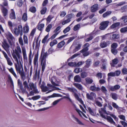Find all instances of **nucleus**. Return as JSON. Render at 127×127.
Listing matches in <instances>:
<instances>
[{
	"instance_id": "obj_30",
	"label": "nucleus",
	"mask_w": 127,
	"mask_h": 127,
	"mask_svg": "<svg viewBox=\"0 0 127 127\" xmlns=\"http://www.w3.org/2000/svg\"><path fill=\"white\" fill-rule=\"evenodd\" d=\"M87 50L82 49L80 51V52L82 53L83 56L86 57L89 54V52Z\"/></svg>"
},
{
	"instance_id": "obj_36",
	"label": "nucleus",
	"mask_w": 127,
	"mask_h": 127,
	"mask_svg": "<svg viewBox=\"0 0 127 127\" xmlns=\"http://www.w3.org/2000/svg\"><path fill=\"white\" fill-rule=\"evenodd\" d=\"M40 88L42 91L43 92H46L48 90V88L46 86H44L43 85H42L41 86Z\"/></svg>"
},
{
	"instance_id": "obj_42",
	"label": "nucleus",
	"mask_w": 127,
	"mask_h": 127,
	"mask_svg": "<svg viewBox=\"0 0 127 127\" xmlns=\"http://www.w3.org/2000/svg\"><path fill=\"white\" fill-rule=\"evenodd\" d=\"M23 39L25 44H28V40L27 37L25 35H23Z\"/></svg>"
},
{
	"instance_id": "obj_49",
	"label": "nucleus",
	"mask_w": 127,
	"mask_h": 127,
	"mask_svg": "<svg viewBox=\"0 0 127 127\" xmlns=\"http://www.w3.org/2000/svg\"><path fill=\"white\" fill-rule=\"evenodd\" d=\"M68 64L71 67H76V63L75 62H69Z\"/></svg>"
},
{
	"instance_id": "obj_10",
	"label": "nucleus",
	"mask_w": 127,
	"mask_h": 127,
	"mask_svg": "<svg viewBox=\"0 0 127 127\" xmlns=\"http://www.w3.org/2000/svg\"><path fill=\"white\" fill-rule=\"evenodd\" d=\"M87 98L91 100H93L94 98H95L96 96V94L93 92H91L90 94L87 93L86 95Z\"/></svg>"
},
{
	"instance_id": "obj_16",
	"label": "nucleus",
	"mask_w": 127,
	"mask_h": 127,
	"mask_svg": "<svg viewBox=\"0 0 127 127\" xmlns=\"http://www.w3.org/2000/svg\"><path fill=\"white\" fill-rule=\"evenodd\" d=\"M43 51L42 50V51L41 53V56L43 54ZM48 55V53H47V52H46L45 53H44L43 54V56L41 58V61H46L45 60V59L46 58V57Z\"/></svg>"
},
{
	"instance_id": "obj_31",
	"label": "nucleus",
	"mask_w": 127,
	"mask_h": 127,
	"mask_svg": "<svg viewBox=\"0 0 127 127\" xmlns=\"http://www.w3.org/2000/svg\"><path fill=\"white\" fill-rule=\"evenodd\" d=\"M74 80L76 82H80L81 81V79L80 76L79 75H77L74 77Z\"/></svg>"
},
{
	"instance_id": "obj_9",
	"label": "nucleus",
	"mask_w": 127,
	"mask_h": 127,
	"mask_svg": "<svg viewBox=\"0 0 127 127\" xmlns=\"http://www.w3.org/2000/svg\"><path fill=\"white\" fill-rule=\"evenodd\" d=\"M100 109H101V111L103 112L106 115H110L112 117H113L116 121L118 120V118L115 115L113 114H109L106 111V107L105 106L104 107L101 108Z\"/></svg>"
},
{
	"instance_id": "obj_26",
	"label": "nucleus",
	"mask_w": 127,
	"mask_h": 127,
	"mask_svg": "<svg viewBox=\"0 0 127 127\" xmlns=\"http://www.w3.org/2000/svg\"><path fill=\"white\" fill-rule=\"evenodd\" d=\"M119 62V60L118 59L115 58L112 60V63L111 64V66L114 67L115 65L117 64Z\"/></svg>"
},
{
	"instance_id": "obj_29",
	"label": "nucleus",
	"mask_w": 127,
	"mask_h": 127,
	"mask_svg": "<svg viewBox=\"0 0 127 127\" xmlns=\"http://www.w3.org/2000/svg\"><path fill=\"white\" fill-rule=\"evenodd\" d=\"M9 72L14 76L15 78H17V76L13 68L12 67H11L9 69Z\"/></svg>"
},
{
	"instance_id": "obj_14",
	"label": "nucleus",
	"mask_w": 127,
	"mask_h": 127,
	"mask_svg": "<svg viewBox=\"0 0 127 127\" xmlns=\"http://www.w3.org/2000/svg\"><path fill=\"white\" fill-rule=\"evenodd\" d=\"M89 89L91 91L95 92L99 91L100 89L99 87H96L95 85H94L93 86H91L90 87Z\"/></svg>"
},
{
	"instance_id": "obj_37",
	"label": "nucleus",
	"mask_w": 127,
	"mask_h": 127,
	"mask_svg": "<svg viewBox=\"0 0 127 127\" xmlns=\"http://www.w3.org/2000/svg\"><path fill=\"white\" fill-rule=\"evenodd\" d=\"M120 24V23L119 22L114 23L111 26V28L112 29H114L116 27L119 26Z\"/></svg>"
},
{
	"instance_id": "obj_32",
	"label": "nucleus",
	"mask_w": 127,
	"mask_h": 127,
	"mask_svg": "<svg viewBox=\"0 0 127 127\" xmlns=\"http://www.w3.org/2000/svg\"><path fill=\"white\" fill-rule=\"evenodd\" d=\"M81 45L80 44H78L76 46L75 48L73 50V52L74 53L78 51L81 48Z\"/></svg>"
},
{
	"instance_id": "obj_19",
	"label": "nucleus",
	"mask_w": 127,
	"mask_h": 127,
	"mask_svg": "<svg viewBox=\"0 0 127 127\" xmlns=\"http://www.w3.org/2000/svg\"><path fill=\"white\" fill-rule=\"evenodd\" d=\"M98 5L97 4H95L91 7V11L92 12H95L98 9Z\"/></svg>"
},
{
	"instance_id": "obj_43",
	"label": "nucleus",
	"mask_w": 127,
	"mask_h": 127,
	"mask_svg": "<svg viewBox=\"0 0 127 127\" xmlns=\"http://www.w3.org/2000/svg\"><path fill=\"white\" fill-rule=\"evenodd\" d=\"M8 39H9L11 40H13L14 39V38L12 35V34L10 33H8L7 35Z\"/></svg>"
},
{
	"instance_id": "obj_22",
	"label": "nucleus",
	"mask_w": 127,
	"mask_h": 127,
	"mask_svg": "<svg viewBox=\"0 0 127 127\" xmlns=\"http://www.w3.org/2000/svg\"><path fill=\"white\" fill-rule=\"evenodd\" d=\"M18 73L20 75L23 81L24 80L26 79V76L23 68H22V69L21 70V71L20 72H19Z\"/></svg>"
},
{
	"instance_id": "obj_21",
	"label": "nucleus",
	"mask_w": 127,
	"mask_h": 127,
	"mask_svg": "<svg viewBox=\"0 0 127 127\" xmlns=\"http://www.w3.org/2000/svg\"><path fill=\"white\" fill-rule=\"evenodd\" d=\"M38 55H35L33 60V64L34 67L37 66L38 65Z\"/></svg>"
},
{
	"instance_id": "obj_54",
	"label": "nucleus",
	"mask_w": 127,
	"mask_h": 127,
	"mask_svg": "<svg viewBox=\"0 0 127 127\" xmlns=\"http://www.w3.org/2000/svg\"><path fill=\"white\" fill-rule=\"evenodd\" d=\"M118 44L116 43H114L111 45V49H115L117 47Z\"/></svg>"
},
{
	"instance_id": "obj_50",
	"label": "nucleus",
	"mask_w": 127,
	"mask_h": 127,
	"mask_svg": "<svg viewBox=\"0 0 127 127\" xmlns=\"http://www.w3.org/2000/svg\"><path fill=\"white\" fill-rule=\"evenodd\" d=\"M52 28V26L51 24H49L47 27L45 31L47 32H49L50 30V29Z\"/></svg>"
},
{
	"instance_id": "obj_52",
	"label": "nucleus",
	"mask_w": 127,
	"mask_h": 127,
	"mask_svg": "<svg viewBox=\"0 0 127 127\" xmlns=\"http://www.w3.org/2000/svg\"><path fill=\"white\" fill-rule=\"evenodd\" d=\"M82 71V69L80 68H76L74 70V72L76 73H78Z\"/></svg>"
},
{
	"instance_id": "obj_5",
	"label": "nucleus",
	"mask_w": 127,
	"mask_h": 127,
	"mask_svg": "<svg viewBox=\"0 0 127 127\" xmlns=\"http://www.w3.org/2000/svg\"><path fill=\"white\" fill-rule=\"evenodd\" d=\"M98 112L99 113H100V116L103 118L106 119L107 121L110 123H111L113 124L114 125H115V123L113 119L111 118V117L110 116H107L106 117L105 115H103L100 109L98 110Z\"/></svg>"
},
{
	"instance_id": "obj_6",
	"label": "nucleus",
	"mask_w": 127,
	"mask_h": 127,
	"mask_svg": "<svg viewBox=\"0 0 127 127\" xmlns=\"http://www.w3.org/2000/svg\"><path fill=\"white\" fill-rule=\"evenodd\" d=\"M109 23V22L108 21L102 22L100 24L99 29L101 30H104L107 27Z\"/></svg>"
},
{
	"instance_id": "obj_56",
	"label": "nucleus",
	"mask_w": 127,
	"mask_h": 127,
	"mask_svg": "<svg viewBox=\"0 0 127 127\" xmlns=\"http://www.w3.org/2000/svg\"><path fill=\"white\" fill-rule=\"evenodd\" d=\"M80 25L78 24L75 25L73 28V30L74 31H76L79 29L80 27Z\"/></svg>"
},
{
	"instance_id": "obj_46",
	"label": "nucleus",
	"mask_w": 127,
	"mask_h": 127,
	"mask_svg": "<svg viewBox=\"0 0 127 127\" xmlns=\"http://www.w3.org/2000/svg\"><path fill=\"white\" fill-rule=\"evenodd\" d=\"M29 11L32 13H34L36 11V8L34 6H32L30 8Z\"/></svg>"
},
{
	"instance_id": "obj_53",
	"label": "nucleus",
	"mask_w": 127,
	"mask_h": 127,
	"mask_svg": "<svg viewBox=\"0 0 127 127\" xmlns=\"http://www.w3.org/2000/svg\"><path fill=\"white\" fill-rule=\"evenodd\" d=\"M101 89L102 92L103 93L105 94L107 93V90L106 88L104 86H102L101 87Z\"/></svg>"
},
{
	"instance_id": "obj_64",
	"label": "nucleus",
	"mask_w": 127,
	"mask_h": 127,
	"mask_svg": "<svg viewBox=\"0 0 127 127\" xmlns=\"http://www.w3.org/2000/svg\"><path fill=\"white\" fill-rule=\"evenodd\" d=\"M121 19L122 20H123V21L124 23L127 22V16H122Z\"/></svg>"
},
{
	"instance_id": "obj_57",
	"label": "nucleus",
	"mask_w": 127,
	"mask_h": 127,
	"mask_svg": "<svg viewBox=\"0 0 127 127\" xmlns=\"http://www.w3.org/2000/svg\"><path fill=\"white\" fill-rule=\"evenodd\" d=\"M47 10V8L45 7H44L40 11V13L41 14H44L46 13Z\"/></svg>"
},
{
	"instance_id": "obj_44",
	"label": "nucleus",
	"mask_w": 127,
	"mask_h": 127,
	"mask_svg": "<svg viewBox=\"0 0 127 127\" xmlns=\"http://www.w3.org/2000/svg\"><path fill=\"white\" fill-rule=\"evenodd\" d=\"M65 44V42L64 41H62L58 43L57 47L59 48H61Z\"/></svg>"
},
{
	"instance_id": "obj_51",
	"label": "nucleus",
	"mask_w": 127,
	"mask_h": 127,
	"mask_svg": "<svg viewBox=\"0 0 127 127\" xmlns=\"http://www.w3.org/2000/svg\"><path fill=\"white\" fill-rule=\"evenodd\" d=\"M111 97L113 99L116 100L118 96L115 93H112L111 94Z\"/></svg>"
},
{
	"instance_id": "obj_41",
	"label": "nucleus",
	"mask_w": 127,
	"mask_h": 127,
	"mask_svg": "<svg viewBox=\"0 0 127 127\" xmlns=\"http://www.w3.org/2000/svg\"><path fill=\"white\" fill-rule=\"evenodd\" d=\"M100 46L102 48L106 47L107 46V43L104 41L101 42L100 44Z\"/></svg>"
},
{
	"instance_id": "obj_20",
	"label": "nucleus",
	"mask_w": 127,
	"mask_h": 127,
	"mask_svg": "<svg viewBox=\"0 0 127 127\" xmlns=\"http://www.w3.org/2000/svg\"><path fill=\"white\" fill-rule=\"evenodd\" d=\"M2 12L3 14V16L6 18V16L7 15L8 13L7 9L3 7L2 9Z\"/></svg>"
},
{
	"instance_id": "obj_47",
	"label": "nucleus",
	"mask_w": 127,
	"mask_h": 127,
	"mask_svg": "<svg viewBox=\"0 0 127 127\" xmlns=\"http://www.w3.org/2000/svg\"><path fill=\"white\" fill-rule=\"evenodd\" d=\"M56 97V93H54L52 95L49 96L47 97H44V99L46 101L48 100V99L51 97Z\"/></svg>"
},
{
	"instance_id": "obj_45",
	"label": "nucleus",
	"mask_w": 127,
	"mask_h": 127,
	"mask_svg": "<svg viewBox=\"0 0 127 127\" xmlns=\"http://www.w3.org/2000/svg\"><path fill=\"white\" fill-rule=\"evenodd\" d=\"M111 13V12L110 11H107L103 14V17L104 18H105L110 15Z\"/></svg>"
},
{
	"instance_id": "obj_15",
	"label": "nucleus",
	"mask_w": 127,
	"mask_h": 127,
	"mask_svg": "<svg viewBox=\"0 0 127 127\" xmlns=\"http://www.w3.org/2000/svg\"><path fill=\"white\" fill-rule=\"evenodd\" d=\"M120 86L119 85H117L114 86H111L109 87V90L112 91H114L116 90L119 89L120 88Z\"/></svg>"
},
{
	"instance_id": "obj_27",
	"label": "nucleus",
	"mask_w": 127,
	"mask_h": 127,
	"mask_svg": "<svg viewBox=\"0 0 127 127\" xmlns=\"http://www.w3.org/2000/svg\"><path fill=\"white\" fill-rule=\"evenodd\" d=\"M73 85L77 88L79 90H82L83 89V87L82 86L81 84H79L78 83H74Z\"/></svg>"
},
{
	"instance_id": "obj_35",
	"label": "nucleus",
	"mask_w": 127,
	"mask_h": 127,
	"mask_svg": "<svg viewBox=\"0 0 127 127\" xmlns=\"http://www.w3.org/2000/svg\"><path fill=\"white\" fill-rule=\"evenodd\" d=\"M27 13L26 12L24 13L22 16V20L25 22L27 21Z\"/></svg>"
},
{
	"instance_id": "obj_12",
	"label": "nucleus",
	"mask_w": 127,
	"mask_h": 127,
	"mask_svg": "<svg viewBox=\"0 0 127 127\" xmlns=\"http://www.w3.org/2000/svg\"><path fill=\"white\" fill-rule=\"evenodd\" d=\"M15 52L18 57L19 58L20 54L22 53L21 49L19 46H17L16 49H15Z\"/></svg>"
},
{
	"instance_id": "obj_61",
	"label": "nucleus",
	"mask_w": 127,
	"mask_h": 127,
	"mask_svg": "<svg viewBox=\"0 0 127 127\" xmlns=\"http://www.w3.org/2000/svg\"><path fill=\"white\" fill-rule=\"evenodd\" d=\"M122 73L124 75L127 74V68H124L122 69Z\"/></svg>"
},
{
	"instance_id": "obj_33",
	"label": "nucleus",
	"mask_w": 127,
	"mask_h": 127,
	"mask_svg": "<svg viewBox=\"0 0 127 127\" xmlns=\"http://www.w3.org/2000/svg\"><path fill=\"white\" fill-rule=\"evenodd\" d=\"M11 12L10 15V17L11 19H13L15 18V13L13 9H11Z\"/></svg>"
},
{
	"instance_id": "obj_62",
	"label": "nucleus",
	"mask_w": 127,
	"mask_h": 127,
	"mask_svg": "<svg viewBox=\"0 0 127 127\" xmlns=\"http://www.w3.org/2000/svg\"><path fill=\"white\" fill-rule=\"evenodd\" d=\"M48 37V35H46L43 38L42 41V42L43 43H46V41Z\"/></svg>"
},
{
	"instance_id": "obj_58",
	"label": "nucleus",
	"mask_w": 127,
	"mask_h": 127,
	"mask_svg": "<svg viewBox=\"0 0 127 127\" xmlns=\"http://www.w3.org/2000/svg\"><path fill=\"white\" fill-rule=\"evenodd\" d=\"M87 109L89 111V112L93 116H95V114L91 108L89 107H87Z\"/></svg>"
},
{
	"instance_id": "obj_38",
	"label": "nucleus",
	"mask_w": 127,
	"mask_h": 127,
	"mask_svg": "<svg viewBox=\"0 0 127 127\" xmlns=\"http://www.w3.org/2000/svg\"><path fill=\"white\" fill-rule=\"evenodd\" d=\"M119 37L120 35L118 34H113L112 35V39L113 40L117 39Z\"/></svg>"
},
{
	"instance_id": "obj_59",
	"label": "nucleus",
	"mask_w": 127,
	"mask_h": 127,
	"mask_svg": "<svg viewBox=\"0 0 127 127\" xmlns=\"http://www.w3.org/2000/svg\"><path fill=\"white\" fill-rule=\"evenodd\" d=\"M120 32L122 33H124L127 32V27H125L121 28L120 30Z\"/></svg>"
},
{
	"instance_id": "obj_17",
	"label": "nucleus",
	"mask_w": 127,
	"mask_h": 127,
	"mask_svg": "<svg viewBox=\"0 0 127 127\" xmlns=\"http://www.w3.org/2000/svg\"><path fill=\"white\" fill-rule=\"evenodd\" d=\"M86 64L85 67L87 68H88L90 66L92 63V60L91 59H87L85 62Z\"/></svg>"
},
{
	"instance_id": "obj_4",
	"label": "nucleus",
	"mask_w": 127,
	"mask_h": 127,
	"mask_svg": "<svg viewBox=\"0 0 127 127\" xmlns=\"http://www.w3.org/2000/svg\"><path fill=\"white\" fill-rule=\"evenodd\" d=\"M14 32L15 34L17 36L19 35V34L21 36L23 34V29L22 26L19 25L18 28H15L14 29Z\"/></svg>"
},
{
	"instance_id": "obj_11",
	"label": "nucleus",
	"mask_w": 127,
	"mask_h": 127,
	"mask_svg": "<svg viewBox=\"0 0 127 127\" xmlns=\"http://www.w3.org/2000/svg\"><path fill=\"white\" fill-rule=\"evenodd\" d=\"M3 54L6 59L8 64L10 66H12L13 65V63L11 60L10 58L8 57L7 54L4 51H3Z\"/></svg>"
},
{
	"instance_id": "obj_18",
	"label": "nucleus",
	"mask_w": 127,
	"mask_h": 127,
	"mask_svg": "<svg viewBox=\"0 0 127 127\" xmlns=\"http://www.w3.org/2000/svg\"><path fill=\"white\" fill-rule=\"evenodd\" d=\"M22 50L24 60V61H27L28 58L26 53V49H25L24 48H23L22 49Z\"/></svg>"
},
{
	"instance_id": "obj_7",
	"label": "nucleus",
	"mask_w": 127,
	"mask_h": 127,
	"mask_svg": "<svg viewBox=\"0 0 127 127\" xmlns=\"http://www.w3.org/2000/svg\"><path fill=\"white\" fill-rule=\"evenodd\" d=\"M2 46L7 53L9 52L10 46L5 40H4L3 42H2Z\"/></svg>"
},
{
	"instance_id": "obj_2",
	"label": "nucleus",
	"mask_w": 127,
	"mask_h": 127,
	"mask_svg": "<svg viewBox=\"0 0 127 127\" xmlns=\"http://www.w3.org/2000/svg\"><path fill=\"white\" fill-rule=\"evenodd\" d=\"M65 89L66 90L71 92L74 93V96L75 98L81 103L83 104V101L82 100V99L80 98L79 97L78 94L75 92H77V90L76 89L70 87H66Z\"/></svg>"
},
{
	"instance_id": "obj_24",
	"label": "nucleus",
	"mask_w": 127,
	"mask_h": 127,
	"mask_svg": "<svg viewBox=\"0 0 127 127\" xmlns=\"http://www.w3.org/2000/svg\"><path fill=\"white\" fill-rule=\"evenodd\" d=\"M41 64L42 66L41 72L43 73L44 71L46 65V61H41Z\"/></svg>"
},
{
	"instance_id": "obj_39",
	"label": "nucleus",
	"mask_w": 127,
	"mask_h": 127,
	"mask_svg": "<svg viewBox=\"0 0 127 127\" xmlns=\"http://www.w3.org/2000/svg\"><path fill=\"white\" fill-rule=\"evenodd\" d=\"M90 45L88 43H85L83 46V48L82 49L88 51L89 50L88 47Z\"/></svg>"
},
{
	"instance_id": "obj_23",
	"label": "nucleus",
	"mask_w": 127,
	"mask_h": 127,
	"mask_svg": "<svg viewBox=\"0 0 127 127\" xmlns=\"http://www.w3.org/2000/svg\"><path fill=\"white\" fill-rule=\"evenodd\" d=\"M18 41L19 43L21 46L22 50L23 48H24L25 49V47L23 46L24 44L22 36H21L19 38Z\"/></svg>"
},
{
	"instance_id": "obj_60",
	"label": "nucleus",
	"mask_w": 127,
	"mask_h": 127,
	"mask_svg": "<svg viewBox=\"0 0 127 127\" xmlns=\"http://www.w3.org/2000/svg\"><path fill=\"white\" fill-rule=\"evenodd\" d=\"M23 3V2L22 0H18L17 2V5L20 7L22 6Z\"/></svg>"
},
{
	"instance_id": "obj_28",
	"label": "nucleus",
	"mask_w": 127,
	"mask_h": 127,
	"mask_svg": "<svg viewBox=\"0 0 127 127\" xmlns=\"http://www.w3.org/2000/svg\"><path fill=\"white\" fill-rule=\"evenodd\" d=\"M29 31V27L27 24H26L23 28V32L24 33H27Z\"/></svg>"
},
{
	"instance_id": "obj_40",
	"label": "nucleus",
	"mask_w": 127,
	"mask_h": 127,
	"mask_svg": "<svg viewBox=\"0 0 127 127\" xmlns=\"http://www.w3.org/2000/svg\"><path fill=\"white\" fill-rule=\"evenodd\" d=\"M86 81V83L88 84H91L93 82V80L89 78H87L85 79Z\"/></svg>"
},
{
	"instance_id": "obj_63",
	"label": "nucleus",
	"mask_w": 127,
	"mask_h": 127,
	"mask_svg": "<svg viewBox=\"0 0 127 127\" xmlns=\"http://www.w3.org/2000/svg\"><path fill=\"white\" fill-rule=\"evenodd\" d=\"M40 97H41L40 95H38L33 96L32 97V99L33 100H35L38 99L40 98Z\"/></svg>"
},
{
	"instance_id": "obj_48",
	"label": "nucleus",
	"mask_w": 127,
	"mask_h": 127,
	"mask_svg": "<svg viewBox=\"0 0 127 127\" xmlns=\"http://www.w3.org/2000/svg\"><path fill=\"white\" fill-rule=\"evenodd\" d=\"M88 37L86 39H85V40L86 42H88L89 41L92 40L93 38V36L91 35H88Z\"/></svg>"
},
{
	"instance_id": "obj_34",
	"label": "nucleus",
	"mask_w": 127,
	"mask_h": 127,
	"mask_svg": "<svg viewBox=\"0 0 127 127\" xmlns=\"http://www.w3.org/2000/svg\"><path fill=\"white\" fill-rule=\"evenodd\" d=\"M76 111L78 112V114H79V116L81 117H82V116L81 115V114H82L83 116L85 117V118H87V116H86V115L84 114L80 110L77 108H76Z\"/></svg>"
},
{
	"instance_id": "obj_25",
	"label": "nucleus",
	"mask_w": 127,
	"mask_h": 127,
	"mask_svg": "<svg viewBox=\"0 0 127 127\" xmlns=\"http://www.w3.org/2000/svg\"><path fill=\"white\" fill-rule=\"evenodd\" d=\"M71 116L73 118L74 120L76 121L79 124L83 125V123L81 122L77 118L75 115L74 114H72L71 115Z\"/></svg>"
},
{
	"instance_id": "obj_8",
	"label": "nucleus",
	"mask_w": 127,
	"mask_h": 127,
	"mask_svg": "<svg viewBox=\"0 0 127 127\" xmlns=\"http://www.w3.org/2000/svg\"><path fill=\"white\" fill-rule=\"evenodd\" d=\"M15 66L16 71L18 73L21 71V69L22 70V68H23L20 62H17L15 64Z\"/></svg>"
},
{
	"instance_id": "obj_3",
	"label": "nucleus",
	"mask_w": 127,
	"mask_h": 127,
	"mask_svg": "<svg viewBox=\"0 0 127 127\" xmlns=\"http://www.w3.org/2000/svg\"><path fill=\"white\" fill-rule=\"evenodd\" d=\"M50 81L52 85L48 84H47V86L50 89H52V91L56 90V77L55 76L52 77L50 79Z\"/></svg>"
},
{
	"instance_id": "obj_1",
	"label": "nucleus",
	"mask_w": 127,
	"mask_h": 127,
	"mask_svg": "<svg viewBox=\"0 0 127 127\" xmlns=\"http://www.w3.org/2000/svg\"><path fill=\"white\" fill-rule=\"evenodd\" d=\"M23 84L24 88L27 89L28 91H30L31 90H33L35 94L39 93V92L36 88V85L33 83L30 82L28 85L27 82L26 81L23 82Z\"/></svg>"
},
{
	"instance_id": "obj_55",
	"label": "nucleus",
	"mask_w": 127,
	"mask_h": 127,
	"mask_svg": "<svg viewBox=\"0 0 127 127\" xmlns=\"http://www.w3.org/2000/svg\"><path fill=\"white\" fill-rule=\"evenodd\" d=\"M70 30V28L69 26H68L63 31V33L65 34L68 32Z\"/></svg>"
},
{
	"instance_id": "obj_13",
	"label": "nucleus",
	"mask_w": 127,
	"mask_h": 127,
	"mask_svg": "<svg viewBox=\"0 0 127 127\" xmlns=\"http://www.w3.org/2000/svg\"><path fill=\"white\" fill-rule=\"evenodd\" d=\"M44 24L40 23L39 22L37 25L36 28L39 31L42 32L44 29Z\"/></svg>"
}]
</instances>
